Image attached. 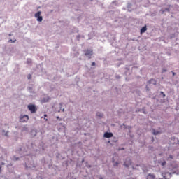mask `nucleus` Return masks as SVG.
<instances>
[{"mask_svg":"<svg viewBox=\"0 0 179 179\" xmlns=\"http://www.w3.org/2000/svg\"><path fill=\"white\" fill-rule=\"evenodd\" d=\"M27 108L31 113H36L38 110V108H36V105H28Z\"/></svg>","mask_w":179,"mask_h":179,"instance_id":"f257e3e1","label":"nucleus"},{"mask_svg":"<svg viewBox=\"0 0 179 179\" xmlns=\"http://www.w3.org/2000/svg\"><path fill=\"white\" fill-rule=\"evenodd\" d=\"M29 119V117L28 115H21L20 117V122H21L22 123H24L25 122H28Z\"/></svg>","mask_w":179,"mask_h":179,"instance_id":"f03ea898","label":"nucleus"},{"mask_svg":"<svg viewBox=\"0 0 179 179\" xmlns=\"http://www.w3.org/2000/svg\"><path fill=\"white\" fill-rule=\"evenodd\" d=\"M35 17L37 19L38 22H42L43 17H41V11H38V13L35 14Z\"/></svg>","mask_w":179,"mask_h":179,"instance_id":"7ed1b4c3","label":"nucleus"},{"mask_svg":"<svg viewBox=\"0 0 179 179\" xmlns=\"http://www.w3.org/2000/svg\"><path fill=\"white\" fill-rule=\"evenodd\" d=\"M131 164L132 162L131 161V158H127L126 161L124 162L125 166H129L130 165H131Z\"/></svg>","mask_w":179,"mask_h":179,"instance_id":"20e7f679","label":"nucleus"},{"mask_svg":"<svg viewBox=\"0 0 179 179\" xmlns=\"http://www.w3.org/2000/svg\"><path fill=\"white\" fill-rule=\"evenodd\" d=\"M85 56H92L93 55V50L87 49L85 52Z\"/></svg>","mask_w":179,"mask_h":179,"instance_id":"39448f33","label":"nucleus"},{"mask_svg":"<svg viewBox=\"0 0 179 179\" xmlns=\"http://www.w3.org/2000/svg\"><path fill=\"white\" fill-rule=\"evenodd\" d=\"M158 163L160 164L162 166H166V161L165 159H159V161H158Z\"/></svg>","mask_w":179,"mask_h":179,"instance_id":"423d86ee","label":"nucleus"},{"mask_svg":"<svg viewBox=\"0 0 179 179\" xmlns=\"http://www.w3.org/2000/svg\"><path fill=\"white\" fill-rule=\"evenodd\" d=\"M113 133H108V131L104 133V137H106V138H110V137H113Z\"/></svg>","mask_w":179,"mask_h":179,"instance_id":"0eeeda50","label":"nucleus"},{"mask_svg":"<svg viewBox=\"0 0 179 179\" xmlns=\"http://www.w3.org/2000/svg\"><path fill=\"white\" fill-rule=\"evenodd\" d=\"M146 31H147V27L146 26L143 27V28H141V34H145V32H146Z\"/></svg>","mask_w":179,"mask_h":179,"instance_id":"6e6552de","label":"nucleus"},{"mask_svg":"<svg viewBox=\"0 0 179 179\" xmlns=\"http://www.w3.org/2000/svg\"><path fill=\"white\" fill-rule=\"evenodd\" d=\"M172 159H174V157L172 155H169V157L166 158L167 161H171Z\"/></svg>","mask_w":179,"mask_h":179,"instance_id":"1a4fd4ad","label":"nucleus"},{"mask_svg":"<svg viewBox=\"0 0 179 179\" xmlns=\"http://www.w3.org/2000/svg\"><path fill=\"white\" fill-rule=\"evenodd\" d=\"M147 179H155V175H151V174L148 175Z\"/></svg>","mask_w":179,"mask_h":179,"instance_id":"9d476101","label":"nucleus"},{"mask_svg":"<svg viewBox=\"0 0 179 179\" xmlns=\"http://www.w3.org/2000/svg\"><path fill=\"white\" fill-rule=\"evenodd\" d=\"M152 132H153V134L155 135L159 134L160 133V131H156L155 130H153Z\"/></svg>","mask_w":179,"mask_h":179,"instance_id":"9b49d317","label":"nucleus"},{"mask_svg":"<svg viewBox=\"0 0 179 179\" xmlns=\"http://www.w3.org/2000/svg\"><path fill=\"white\" fill-rule=\"evenodd\" d=\"M27 78H28V80H31V78H32L31 74H29L27 76Z\"/></svg>","mask_w":179,"mask_h":179,"instance_id":"f8f14e48","label":"nucleus"},{"mask_svg":"<svg viewBox=\"0 0 179 179\" xmlns=\"http://www.w3.org/2000/svg\"><path fill=\"white\" fill-rule=\"evenodd\" d=\"M97 116H99V117H103V115L99 113H96Z\"/></svg>","mask_w":179,"mask_h":179,"instance_id":"ddd939ff","label":"nucleus"},{"mask_svg":"<svg viewBox=\"0 0 179 179\" xmlns=\"http://www.w3.org/2000/svg\"><path fill=\"white\" fill-rule=\"evenodd\" d=\"M138 167V165H137V166H134V165L131 166V168H133V169H137Z\"/></svg>","mask_w":179,"mask_h":179,"instance_id":"4468645a","label":"nucleus"},{"mask_svg":"<svg viewBox=\"0 0 179 179\" xmlns=\"http://www.w3.org/2000/svg\"><path fill=\"white\" fill-rule=\"evenodd\" d=\"M9 42H10V43H13V42H16V40L13 41V39H10Z\"/></svg>","mask_w":179,"mask_h":179,"instance_id":"2eb2a0df","label":"nucleus"},{"mask_svg":"<svg viewBox=\"0 0 179 179\" xmlns=\"http://www.w3.org/2000/svg\"><path fill=\"white\" fill-rule=\"evenodd\" d=\"M152 81H154L153 78H152L151 80H150V81H148L149 84H151Z\"/></svg>","mask_w":179,"mask_h":179,"instance_id":"dca6fc26","label":"nucleus"},{"mask_svg":"<svg viewBox=\"0 0 179 179\" xmlns=\"http://www.w3.org/2000/svg\"><path fill=\"white\" fill-rule=\"evenodd\" d=\"M1 171H2V165H1L0 164V173H1Z\"/></svg>","mask_w":179,"mask_h":179,"instance_id":"f3484780","label":"nucleus"},{"mask_svg":"<svg viewBox=\"0 0 179 179\" xmlns=\"http://www.w3.org/2000/svg\"><path fill=\"white\" fill-rule=\"evenodd\" d=\"M92 66H96L95 62H93L92 63Z\"/></svg>","mask_w":179,"mask_h":179,"instance_id":"a211bd4d","label":"nucleus"},{"mask_svg":"<svg viewBox=\"0 0 179 179\" xmlns=\"http://www.w3.org/2000/svg\"><path fill=\"white\" fill-rule=\"evenodd\" d=\"M162 96H163V98H165L166 97V94H164V92H163Z\"/></svg>","mask_w":179,"mask_h":179,"instance_id":"6ab92c4d","label":"nucleus"},{"mask_svg":"<svg viewBox=\"0 0 179 179\" xmlns=\"http://www.w3.org/2000/svg\"><path fill=\"white\" fill-rule=\"evenodd\" d=\"M27 63H31V60H27Z\"/></svg>","mask_w":179,"mask_h":179,"instance_id":"aec40b11","label":"nucleus"},{"mask_svg":"<svg viewBox=\"0 0 179 179\" xmlns=\"http://www.w3.org/2000/svg\"><path fill=\"white\" fill-rule=\"evenodd\" d=\"M115 166H118V162H116V163L115 164Z\"/></svg>","mask_w":179,"mask_h":179,"instance_id":"412c9836","label":"nucleus"},{"mask_svg":"<svg viewBox=\"0 0 179 179\" xmlns=\"http://www.w3.org/2000/svg\"><path fill=\"white\" fill-rule=\"evenodd\" d=\"M128 179H135V178H129Z\"/></svg>","mask_w":179,"mask_h":179,"instance_id":"4be33fe9","label":"nucleus"},{"mask_svg":"<svg viewBox=\"0 0 179 179\" xmlns=\"http://www.w3.org/2000/svg\"><path fill=\"white\" fill-rule=\"evenodd\" d=\"M161 94L163 95V94H164L163 91H161Z\"/></svg>","mask_w":179,"mask_h":179,"instance_id":"5701e85b","label":"nucleus"},{"mask_svg":"<svg viewBox=\"0 0 179 179\" xmlns=\"http://www.w3.org/2000/svg\"><path fill=\"white\" fill-rule=\"evenodd\" d=\"M1 165H5L4 162H2V163H1Z\"/></svg>","mask_w":179,"mask_h":179,"instance_id":"b1692460","label":"nucleus"},{"mask_svg":"<svg viewBox=\"0 0 179 179\" xmlns=\"http://www.w3.org/2000/svg\"><path fill=\"white\" fill-rule=\"evenodd\" d=\"M45 117H47V115H44Z\"/></svg>","mask_w":179,"mask_h":179,"instance_id":"393cba45","label":"nucleus"},{"mask_svg":"<svg viewBox=\"0 0 179 179\" xmlns=\"http://www.w3.org/2000/svg\"><path fill=\"white\" fill-rule=\"evenodd\" d=\"M57 119H59V116H57Z\"/></svg>","mask_w":179,"mask_h":179,"instance_id":"a878e982","label":"nucleus"},{"mask_svg":"<svg viewBox=\"0 0 179 179\" xmlns=\"http://www.w3.org/2000/svg\"><path fill=\"white\" fill-rule=\"evenodd\" d=\"M101 179H103L102 178Z\"/></svg>","mask_w":179,"mask_h":179,"instance_id":"bb28decb","label":"nucleus"}]
</instances>
